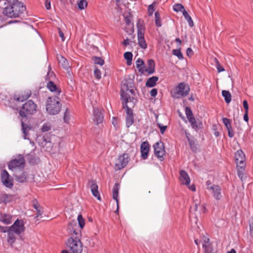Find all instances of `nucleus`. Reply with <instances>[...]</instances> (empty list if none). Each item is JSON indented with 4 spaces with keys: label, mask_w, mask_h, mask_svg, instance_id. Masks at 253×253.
<instances>
[{
    "label": "nucleus",
    "mask_w": 253,
    "mask_h": 253,
    "mask_svg": "<svg viewBox=\"0 0 253 253\" xmlns=\"http://www.w3.org/2000/svg\"><path fill=\"white\" fill-rule=\"evenodd\" d=\"M7 25V23L4 24V17L0 16V28Z\"/></svg>",
    "instance_id": "nucleus-61"
},
{
    "label": "nucleus",
    "mask_w": 253,
    "mask_h": 253,
    "mask_svg": "<svg viewBox=\"0 0 253 253\" xmlns=\"http://www.w3.org/2000/svg\"><path fill=\"white\" fill-rule=\"evenodd\" d=\"M185 114L186 115V117L187 118L188 120H189L190 118H194V116H193V113L190 109V108L187 107L185 108Z\"/></svg>",
    "instance_id": "nucleus-44"
},
{
    "label": "nucleus",
    "mask_w": 253,
    "mask_h": 253,
    "mask_svg": "<svg viewBox=\"0 0 253 253\" xmlns=\"http://www.w3.org/2000/svg\"><path fill=\"white\" fill-rule=\"evenodd\" d=\"M70 119V114L69 111L67 109L64 113L63 120L64 123L68 124Z\"/></svg>",
    "instance_id": "nucleus-43"
},
{
    "label": "nucleus",
    "mask_w": 253,
    "mask_h": 253,
    "mask_svg": "<svg viewBox=\"0 0 253 253\" xmlns=\"http://www.w3.org/2000/svg\"><path fill=\"white\" fill-rule=\"evenodd\" d=\"M58 60L59 64L63 67V68L65 69L66 70H68L70 68L67 59L63 56L62 55L59 56L58 57Z\"/></svg>",
    "instance_id": "nucleus-33"
},
{
    "label": "nucleus",
    "mask_w": 253,
    "mask_h": 253,
    "mask_svg": "<svg viewBox=\"0 0 253 253\" xmlns=\"http://www.w3.org/2000/svg\"><path fill=\"white\" fill-rule=\"evenodd\" d=\"M48 71L47 72V75H46V77H47V78L48 79L50 80L51 77L54 76V73L53 72L51 71V67L50 65H48Z\"/></svg>",
    "instance_id": "nucleus-53"
},
{
    "label": "nucleus",
    "mask_w": 253,
    "mask_h": 253,
    "mask_svg": "<svg viewBox=\"0 0 253 253\" xmlns=\"http://www.w3.org/2000/svg\"><path fill=\"white\" fill-rule=\"evenodd\" d=\"M155 19L156 26L158 27H161L162 24L161 20L160 15L158 11H156L155 13Z\"/></svg>",
    "instance_id": "nucleus-38"
},
{
    "label": "nucleus",
    "mask_w": 253,
    "mask_h": 253,
    "mask_svg": "<svg viewBox=\"0 0 253 253\" xmlns=\"http://www.w3.org/2000/svg\"><path fill=\"white\" fill-rule=\"evenodd\" d=\"M78 223H79V226H80V227L81 228H83L84 227V226L85 223H84V220L83 218L82 215H81V214L78 215Z\"/></svg>",
    "instance_id": "nucleus-45"
},
{
    "label": "nucleus",
    "mask_w": 253,
    "mask_h": 253,
    "mask_svg": "<svg viewBox=\"0 0 253 253\" xmlns=\"http://www.w3.org/2000/svg\"><path fill=\"white\" fill-rule=\"evenodd\" d=\"M153 147L155 155L161 160H163L165 154L164 143L161 141L156 142L154 144Z\"/></svg>",
    "instance_id": "nucleus-12"
},
{
    "label": "nucleus",
    "mask_w": 253,
    "mask_h": 253,
    "mask_svg": "<svg viewBox=\"0 0 253 253\" xmlns=\"http://www.w3.org/2000/svg\"><path fill=\"white\" fill-rule=\"evenodd\" d=\"M179 180L183 185L188 186L190 183V178L187 172L184 170H181L180 172Z\"/></svg>",
    "instance_id": "nucleus-20"
},
{
    "label": "nucleus",
    "mask_w": 253,
    "mask_h": 253,
    "mask_svg": "<svg viewBox=\"0 0 253 253\" xmlns=\"http://www.w3.org/2000/svg\"><path fill=\"white\" fill-rule=\"evenodd\" d=\"M18 0H0V6H2V4H12Z\"/></svg>",
    "instance_id": "nucleus-50"
},
{
    "label": "nucleus",
    "mask_w": 253,
    "mask_h": 253,
    "mask_svg": "<svg viewBox=\"0 0 253 253\" xmlns=\"http://www.w3.org/2000/svg\"><path fill=\"white\" fill-rule=\"evenodd\" d=\"M183 15L184 16L185 19L187 20V21L188 23V25L190 27H192L194 26V22L191 17V16L189 15L188 13L187 12L186 10H184L183 13H182Z\"/></svg>",
    "instance_id": "nucleus-35"
},
{
    "label": "nucleus",
    "mask_w": 253,
    "mask_h": 253,
    "mask_svg": "<svg viewBox=\"0 0 253 253\" xmlns=\"http://www.w3.org/2000/svg\"><path fill=\"white\" fill-rule=\"evenodd\" d=\"M61 108L60 99L57 96L49 97L47 98L46 110L49 114L55 115L58 114Z\"/></svg>",
    "instance_id": "nucleus-3"
},
{
    "label": "nucleus",
    "mask_w": 253,
    "mask_h": 253,
    "mask_svg": "<svg viewBox=\"0 0 253 253\" xmlns=\"http://www.w3.org/2000/svg\"><path fill=\"white\" fill-rule=\"evenodd\" d=\"M36 104L32 100H29L23 104L19 114L23 118H26L27 115L34 114L36 112Z\"/></svg>",
    "instance_id": "nucleus-5"
},
{
    "label": "nucleus",
    "mask_w": 253,
    "mask_h": 253,
    "mask_svg": "<svg viewBox=\"0 0 253 253\" xmlns=\"http://www.w3.org/2000/svg\"><path fill=\"white\" fill-rule=\"evenodd\" d=\"M159 80V78L156 76H153L148 78L146 82V86L148 87H153L157 84V82Z\"/></svg>",
    "instance_id": "nucleus-28"
},
{
    "label": "nucleus",
    "mask_w": 253,
    "mask_h": 253,
    "mask_svg": "<svg viewBox=\"0 0 253 253\" xmlns=\"http://www.w3.org/2000/svg\"><path fill=\"white\" fill-rule=\"evenodd\" d=\"M228 130V136L230 138H232L234 136V133L233 132L232 127H230L227 129Z\"/></svg>",
    "instance_id": "nucleus-57"
},
{
    "label": "nucleus",
    "mask_w": 253,
    "mask_h": 253,
    "mask_svg": "<svg viewBox=\"0 0 253 253\" xmlns=\"http://www.w3.org/2000/svg\"><path fill=\"white\" fill-rule=\"evenodd\" d=\"M193 211H198L199 213H205L206 211V206L204 204L201 205L198 199H194L193 205L190 208V212L191 213Z\"/></svg>",
    "instance_id": "nucleus-14"
},
{
    "label": "nucleus",
    "mask_w": 253,
    "mask_h": 253,
    "mask_svg": "<svg viewBox=\"0 0 253 253\" xmlns=\"http://www.w3.org/2000/svg\"><path fill=\"white\" fill-rule=\"evenodd\" d=\"M47 88L54 93L56 95H59L61 93V89L57 87L56 85L51 81H49L46 85Z\"/></svg>",
    "instance_id": "nucleus-25"
},
{
    "label": "nucleus",
    "mask_w": 253,
    "mask_h": 253,
    "mask_svg": "<svg viewBox=\"0 0 253 253\" xmlns=\"http://www.w3.org/2000/svg\"><path fill=\"white\" fill-rule=\"evenodd\" d=\"M51 126L49 123H45L43 124L42 127V132H46L50 129Z\"/></svg>",
    "instance_id": "nucleus-51"
},
{
    "label": "nucleus",
    "mask_w": 253,
    "mask_h": 253,
    "mask_svg": "<svg viewBox=\"0 0 253 253\" xmlns=\"http://www.w3.org/2000/svg\"><path fill=\"white\" fill-rule=\"evenodd\" d=\"M133 82L130 79H124L121 84V97L122 102L126 105V103H129L130 106L133 107L135 104V99L130 94L133 93Z\"/></svg>",
    "instance_id": "nucleus-2"
},
{
    "label": "nucleus",
    "mask_w": 253,
    "mask_h": 253,
    "mask_svg": "<svg viewBox=\"0 0 253 253\" xmlns=\"http://www.w3.org/2000/svg\"><path fill=\"white\" fill-rule=\"evenodd\" d=\"M67 230L71 237L66 242L67 251L70 253H82L83 250V244L80 239L81 231L78 229L76 222L70 223Z\"/></svg>",
    "instance_id": "nucleus-1"
},
{
    "label": "nucleus",
    "mask_w": 253,
    "mask_h": 253,
    "mask_svg": "<svg viewBox=\"0 0 253 253\" xmlns=\"http://www.w3.org/2000/svg\"><path fill=\"white\" fill-rule=\"evenodd\" d=\"M25 164L24 157L19 155L10 161L8 167L10 170L16 172L18 170L22 169L25 167Z\"/></svg>",
    "instance_id": "nucleus-6"
},
{
    "label": "nucleus",
    "mask_w": 253,
    "mask_h": 253,
    "mask_svg": "<svg viewBox=\"0 0 253 253\" xmlns=\"http://www.w3.org/2000/svg\"><path fill=\"white\" fill-rule=\"evenodd\" d=\"M243 107L245 110V112H248L249 111V106L247 100H244L243 102Z\"/></svg>",
    "instance_id": "nucleus-59"
},
{
    "label": "nucleus",
    "mask_w": 253,
    "mask_h": 253,
    "mask_svg": "<svg viewBox=\"0 0 253 253\" xmlns=\"http://www.w3.org/2000/svg\"><path fill=\"white\" fill-rule=\"evenodd\" d=\"M136 27L137 28V35L144 34L145 29L143 20L138 19L137 21Z\"/></svg>",
    "instance_id": "nucleus-29"
},
{
    "label": "nucleus",
    "mask_w": 253,
    "mask_h": 253,
    "mask_svg": "<svg viewBox=\"0 0 253 253\" xmlns=\"http://www.w3.org/2000/svg\"><path fill=\"white\" fill-rule=\"evenodd\" d=\"M45 6L47 9H49L50 8V0H45Z\"/></svg>",
    "instance_id": "nucleus-64"
},
{
    "label": "nucleus",
    "mask_w": 253,
    "mask_h": 253,
    "mask_svg": "<svg viewBox=\"0 0 253 253\" xmlns=\"http://www.w3.org/2000/svg\"><path fill=\"white\" fill-rule=\"evenodd\" d=\"M193 54V50L191 48H188L186 50V54L188 56L191 57Z\"/></svg>",
    "instance_id": "nucleus-63"
},
{
    "label": "nucleus",
    "mask_w": 253,
    "mask_h": 253,
    "mask_svg": "<svg viewBox=\"0 0 253 253\" xmlns=\"http://www.w3.org/2000/svg\"><path fill=\"white\" fill-rule=\"evenodd\" d=\"M235 158L237 167H239L242 170L245 168V155L241 150H238L235 154Z\"/></svg>",
    "instance_id": "nucleus-9"
},
{
    "label": "nucleus",
    "mask_w": 253,
    "mask_h": 253,
    "mask_svg": "<svg viewBox=\"0 0 253 253\" xmlns=\"http://www.w3.org/2000/svg\"><path fill=\"white\" fill-rule=\"evenodd\" d=\"M204 243L203 247L205 250V253H212L211 251L210 245L209 243L210 239L208 238L204 237L203 239Z\"/></svg>",
    "instance_id": "nucleus-32"
},
{
    "label": "nucleus",
    "mask_w": 253,
    "mask_h": 253,
    "mask_svg": "<svg viewBox=\"0 0 253 253\" xmlns=\"http://www.w3.org/2000/svg\"><path fill=\"white\" fill-rule=\"evenodd\" d=\"M207 189L209 191L211 192L213 197L217 200L221 199L222 196L221 193V188L218 185H212L210 186L207 187Z\"/></svg>",
    "instance_id": "nucleus-15"
},
{
    "label": "nucleus",
    "mask_w": 253,
    "mask_h": 253,
    "mask_svg": "<svg viewBox=\"0 0 253 253\" xmlns=\"http://www.w3.org/2000/svg\"><path fill=\"white\" fill-rule=\"evenodd\" d=\"M3 13L9 18H15L13 4H7V6L4 8Z\"/></svg>",
    "instance_id": "nucleus-21"
},
{
    "label": "nucleus",
    "mask_w": 253,
    "mask_h": 253,
    "mask_svg": "<svg viewBox=\"0 0 253 253\" xmlns=\"http://www.w3.org/2000/svg\"><path fill=\"white\" fill-rule=\"evenodd\" d=\"M222 95L224 97L225 101L227 103H229L231 102V96L228 91L223 90L222 91Z\"/></svg>",
    "instance_id": "nucleus-36"
},
{
    "label": "nucleus",
    "mask_w": 253,
    "mask_h": 253,
    "mask_svg": "<svg viewBox=\"0 0 253 253\" xmlns=\"http://www.w3.org/2000/svg\"><path fill=\"white\" fill-rule=\"evenodd\" d=\"M144 71H145L149 74H152L155 72V67H151L149 66L147 69H146L145 70L144 69Z\"/></svg>",
    "instance_id": "nucleus-56"
},
{
    "label": "nucleus",
    "mask_w": 253,
    "mask_h": 253,
    "mask_svg": "<svg viewBox=\"0 0 253 253\" xmlns=\"http://www.w3.org/2000/svg\"><path fill=\"white\" fill-rule=\"evenodd\" d=\"M173 9L175 12H179L181 11L183 13L184 10H186L184 7V6L180 3L175 4L173 6Z\"/></svg>",
    "instance_id": "nucleus-39"
},
{
    "label": "nucleus",
    "mask_w": 253,
    "mask_h": 253,
    "mask_svg": "<svg viewBox=\"0 0 253 253\" xmlns=\"http://www.w3.org/2000/svg\"><path fill=\"white\" fill-rule=\"evenodd\" d=\"M94 76H95V78L99 80V79H101V73L100 70H99L98 69L96 68V69H94Z\"/></svg>",
    "instance_id": "nucleus-52"
},
{
    "label": "nucleus",
    "mask_w": 253,
    "mask_h": 253,
    "mask_svg": "<svg viewBox=\"0 0 253 253\" xmlns=\"http://www.w3.org/2000/svg\"><path fill=\"white\" fill-rule=\"evenodd\" d=\"M137 39L139 46L142 49H146L147 45L144 39V34L137 35Z\"/></svg>",
    "instance_id": "nucleus-30"
},
{
    "label": "nucleus",
    "mask_w": 253,
    "mask_h": 253,
    "mask_svg": "<svg viewBox=\"0 0 253 253\" xmlns=\"http://www.w3.org/2000/svg\"><path fill=\"white\" fill-rule=\"evenodd\" d=\"M129 160L128 154L124 153L120 155L115 161V169L117 170H120L125 168Z\"/></svg>",
    "instance_id": "nucleus-8"
},
{
    "label": "nucleus",
    "mask_w": 253,
    "mask_h": 253,
    "mask_svg": "<svg viewBox=\"0 0 253 253\" xmlns=\"http://www.w3.org/2000/svg\"><path fill=\"white\" fill-rule=\"evenodd\" d=\"M144 63L142 59L138 58L136 61V66L138 71L141 73L144 72Z\"/></svg>",
    "instance_id": "nucleus-34"
},
{
    "label": "nucleus",
    "mask_w": 253,
    "mask_h": 253,
    "mask_svg": "<svg viewBox=\"0 0 253 253\" xmlns=\"http://www.w3.org/2000/svg\"><path fill=\"white\" fill-rule=\"evenodd\" d=\"M12 4H13V8L14 9L16 17H18L20 14L23 13L26 10L25 6L21 2L17 1L15 2H13Z\"/></svg>",
    "instance_id": "nucleus-19"
},
{
    "label": "nucleus",
    "mask_w": 253,
    "mask_h": 253,
    "mask_svg": "<svg viewBox=\"0 0 253 253\" xmlns=\"http://www.w3.org/2000/svg\"><path fill=\"white\" fill-rule=\"evenodd\" d=\"M93 59L94 63L96 64L103 65L104 63V61L101 57H95Z\"/></svg>",
    "instance_id": "nucleus-48"
},
{
    "label": "nucleus",
    "mask_w": 253,
    "mask_h": 253,
    "mask_svg": "<svg viewBox=\"0 0 253 253\" xmlns=\"http://www.w3.org/2000/svg\"><path fill=\"white\" fill-rule=\"evenodd\" d=\"M158 126L159 127L160 129V132L162 134H163L165 131H166L167 126H163L161 125V124H158Z\"/></svg>",
    "instance_id": "nucleus-55"
},
{
    "label": "nucleus",
    "mask_w": 253,
    "mask_h": 253,
    "mask_svg": "<svg viewBox=\"0 0 253 253\" xmlns=\"http://www.w3.org/2000/svg\"><path fill=\"white\" fill-rule=\"evenodd\" d=\"M88 184L93 196L99 201H101V198L98 190V186L96 182L94 180H90L89 181Z\"/></svg>",
    "instance_id": "nucleus-17"
},
{
    "label": "nucleus",
    "mask_w": 253,
    "mask_h": 253,
    "mask_svg": "<svg viewBox=\"0 0 253 253\" xmlns=\"http://www.w3.org/2000/svg\"><path fill=\"white\" fill-rule=\"evenodd\" d=\"M34 207L36 210L37 212V217L42 215V208L40 207V206L37 204H34Z\"/></svg>",
    "instance_id": "nucleus-47"
},
{
    "label": "nucleus",
    "mask_w": 253,
    "mask_h": 253,
    "mask_svg": "<svg viewBox=\"0 0 253 253\" xmlns=\"http://www.w3.org/2000/svg\"><path fill=\"white\" fill-rule=\"evenodd\" d=\"M188 121L190 124L192 128L196 131H198L203 126V124L201 121L200 120L197 121L194 117L190 118Z\"/></svg>",
    "instance_id": "nucleus-23"
},
{
    "label": "nucleus",
    "mask_w": 253,
    "mask_h": 253,
    "mask_svg": "<svg viewBox=\"0 0 253 253\" xmlns=\"http://www.w3.org/2000/svg\"><path fill=\"white\" fill-rule=\"evenodd\" d=\"M223 123L225 126L226 128H229L232 127L230 120L226 118L222 119Z\"/></svg>",
    "instance_id": "nucleus-46"
},
{
    "label": "nucleus",
    "mask_w": 253,
    "mask_h": 253,
    "mask_svg": "<svg viewBox=\"0 0 253 253\" xmlns=\"http://www.w3.org/2000/svg\"><path fill=\"white\" fill-rule=\"evenodd\" d=\"M14 199V197L10 194H1L0 195V203L6 205L11 202Z\"/></svg>",
    "instance_id": "nucleus-24"
},
{
    "label": "nucleus",
    "mask_w": 253,
    "mask_h": 253,
    "mask_svg": "<svg viewBox=\"0 0 253 253\" xmlns=\"http://www.w3.org/2000/svg\"><path fill=\"white\" fill-rule=\"evenodd\" d=\"M157 93H158V90L156 88L152 89L150 92V95L152 97H155L157 95Z\"/></svg>",
    "instance_id": "nucleus-58"
},
{
    "label": "nucleus",
    "mask_w": 253,
    "mask_h": 253,
    "mask_svg": "<svg viewBox=\"0 0 253 253\" xmlns=\"http://www.w3.org/2000/svg\"><path fill=\"white\" fill-rule=\"evenodd\" d=\"M21 125H22V129L23 134H24V138L25 139H28L27 136L28 135V127L27 126L26 124H25L23 121H21Z\"/></svg>",
    "instance_id": "nucleus-40"
},
{
    "label": "nucleus",
    "mask_w": 253,
    "mask_h": 253,
    "mask_svg": "<svg viewBox=\"0 0 253 253\" xmlns=\"http://www.w3.org/2000/svg\"><path fill=\"white\" fill-rule=\"evenodd\" d=\"M141 156L143 159H146L148 157L149 151V145L147 142H143L140 147Z\"/></svg>",
    "instance_id": "nucleus-22"
},
{
    "label": "nucleus",
    "mask_w": 253,
    "mask_h": 253,
    "mask_svg": "<svg viewBox=\"0 0 253 253\" xmlns=\"http://www.w3.org/2000/svg\"><path fill=\"white\" fill-rule=\"evenodd\" d=\"M124 58L126 60L127 65H130L132 62V54L130 52H126L124 53Z\"/></svg>",
    "instance_id": "nucleus-37"
},
{
    "label": "nucleus",
    "mask_w": 253,
    "mask_h": 253,
    "mask_svg": "<svg viewBox=\"0 0 253 253\" xmlns=\"http://www.w3.org/2000/svg\"><path fill=\"white\" fill-rule=\"evenodd\" d=\"M215 60L216 61V68L218 72L220 73L221 72L224 71V69L220 65L219 62L216 58L215 59Z\"/></svg>",
    "instance_id": "nucleus-54"
},
{
    "label": "nucleus",
    "mask_w": 253,
    "mask_h": 253,
    "mask_svg": "<svg viewBox=\"0 0 253 253\" xmlns=\"http://www.w3.org/2000/svg\"><path fill=\"white\" fill-rule=\"evenodd\" d=\"M154 4L155 2L153 3L152 4H150L148 6V14L149 16H152L155 11V8H154Z\"/></svg>",
    "instance_id": "nucleus-49"
},
{
    "label": "nucleus",
    "mask_w": 253,
    "mask_h": 253,
    "mask_svg": "<svg viewBox=\"0 0 253 253\" xmlns=\"http://www.w3.org/2000/svg\"><path fill=\"white\" fill-rule=\"evenodd\" d=\"M31 95V91L29 90L21 91L18 93L14 94L13 97L11 98V101L23 102L29 98Z\"/></svg>",
    "instance_id": "nucleus-11"
},
{
    "label": "nucleus",
    "mask_w": 253,
    "mask_h": 253,
    "mask_svg": "<svg viewBox=\"0 0 253 253\" xmlns=\"http://www.w3.org/2000/svg\"><path fill=\"white\" fill-rule=\"evenodd\" d=\"M189 91V86L187 84L180 83L172 88L170 94L173 98L178 99L186 96Z\"/></svg>",
    "instance_id": "nucleus-4"
},
{
    "label": "nucleus",
    "mask_w": 253,
    "mask_h": 253,
    "mask_svg": "<svg viewBox=\"0 0 253 253\" xmlns=\"http://www.w3.org/2000/svg\"><path fill=\"white\" fill-rule=\"evenodd\" d=\"M93 121L96 125L102 123L104 119L103 115L100 110L97 108L93 107Z\"/></svg>",
    "instance_id": "nucleus-18"
},
{
    "label": "nucleus",
    "mask_w": 253,
    "mask_h": 253,
    "mask_svg": "<svg viewBox=\"0 0 253 253\" xmlns=\"http://www.w3.org/2000/svg\"><path fill=\"white\" fill-rule=\"evenodd\" d=\"M119 190V184L118 183H116L113 188V198L114 200H115L116 201L117 205V209L116 211V212H118V210H119V201H118Z\"/></svg>",
    "instance_id": "nucleus-26"
},
{
    "label": "nucleus",
    "mask_w": 253,
    "mask_h": 253,
    "mask_svg": "<svg viewBox=\"0 0 253 253\" xmlns=\"http://www.w3.org/2000/svg\"><path fill=\"white\" fill-rule=\"evenodd\" d=\"M148 66L151 67H155V62L152 59H149L148 60Z\"/></svg>",
    "instance_id": "nucleus-62"
},
{
    "label": "nucleus",
    "mask_w": 253,
    "mask_h": 253,
    "mask_svg": "<svg viewBox=\"0 0 253 253\" xmlns=\"http://www.w3.org/2000/svg\"><path fill=\"white\" fill-rule=\"evenodd\" d=\"M14 175L15 177L16 180L19 182L21 183L25 182L28 177L27 174L26 172L24 171L21 174L15 173Z\"/></svg>",
    "instance_id": "nucleus-31"
},
{
    "label": "nucleus",
    "mask_w": 253,
    "mask_h": 253,
    "mask_svg": "<svg viewBox=\"0 0 253 253\" xmlns=\"http://www.w3.org/2000/svg\"><path fill=\"white\" fill-rule=\"evenodd\" d=\"M12 216L9 214L1 213L0 214V221L5 224H9L11 222Z\"/></svg>",
    "instance_id": "nucleus-27"
},
{
    "label": "nucleus",
    "mask_w": 253,
    "mask_h": 253,
    "mask_svg": "<svg viewBox=\"0 0 253 253\" xmlns=\"http://www.w3.org/2000/svg\"><path fill=\"white\" fill-rule=\"evenodd\" d=\"M16 234L22 235L25 231V226L22 220L17 219L13 224L6 228Z\"/></svg>",
    "instance_id": "nucleus-7"
},
{
    "label": "nucleus",
    "mask_w": 253,
    "mask_h": 253,
    "mask_svg": "<svg viewBox=\"0 0 253 253\" xmlns=\"http://www.w3.org/2000/svg\"><path fill=\"white\" fill-rule=\"evenodd\" d=\"M1 181L7 188H11L13 186V180L5 170H3L1 173Z\"/></svg>",
    "instance_id": "nucleus-16"
},
{
    "label": "nucleus",
    "mask_w": 253,
    "mask_h": 253,
    "mask_svg": "<svg viewBox=\"0 0 253 253\" xmlns=\"http://www.w3.org/2000/svg\"><path fill=\"white\" fill-rule=\"evenodd\" d=\"M87 2L86 0H81L78 3V8L81 10L84 9L87 6Z\"/></svg>",
    "instance_id": "nucleus-41"
},
{
    "label": "nucleus",
    "mask_w": 253,
    "mask_h": 253,
    "mask_svg": "<svg viewBox=\"0 0 253 253\" xmlns=\"http://www.w3.org/2000/svg\"><path fill=\"white\" fill-rule=\"evenodd\" d=\"M238 167V175L240 178H241V177H242V176L243 175V172H244V170H245V168H244L243 170H242L239 167Z\"/></svg>",
    "instance_id": "nucleus-60"
},
{
    "label": "nucleus",
    "mask_w": 253,
    "mask_h": 253,
    "mask_svg": "<svg viewBox=\"0 0 253 253\" xmlns=\"http://www.w3.org/2000/svg\"><path fill=\"white\" fill-rule=\"evenodd\" d=\"M122 104L123 108L126 109V126L127 127H129L133 124L134 122L133 112L132 110L129 107L128 105V104H129V105L130 106L129 103H126V105L124 104V102H122Z\"/></svg>",
    "instance_id": "nucleus-10"
},
{
    "label": "nucleus",
    "mask_w": 253,
    "mask_h": 253,
    "mask_svg": "<svg viewBox=\"0 0 253 253\" xmlns=\"http://www.w3.org/2000/svg\"><path fill=\"white\" fill-rule=\"evenodd\" d=\"M2 232L7 233V242L11 247H13V244L16 242L18 238L21 237V235L16 234L9 229H7V230H3Z\"/></svg>",
    "instance_id": "nucleus-13"
},
{
    "label": "nucleus",
    "mask_w": 253,
    "mask_h": 253,
    "mask_svg": "<svg viewBox=\"0 0 253 253\" xmlns=\"http://www.w3.org/2000/svg\"><path fill=\"white\" fill-rule=\"evenodd\" d=\"M172 54L177 56L178 58L180 60L183 59V54L180 49H173L172 50Z\"/></svg>",
    "instance_id": "nucleus-42"
}]
</instances>
